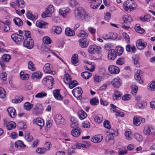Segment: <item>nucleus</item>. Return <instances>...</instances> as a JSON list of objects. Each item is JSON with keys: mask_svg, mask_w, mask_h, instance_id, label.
Returning a JSON list of instances; mask_svg holds the SVG:
<instances>
[{"mask_svg": "<svg viewBox=\"0 0 155 155\" xmlns=\"http://www.w3.org/2000/svg\"><path fill=\"white\" fill-rule=\"evenodd\" d=\"M124 8L127 12L133 10L135 7L136 5L134 1L132 0H127L124 3Z\"/></svg>", "mask_w": 155, "mask_h": 155, "instance_id": "obj_1", "label": "nucleus"}, {"mask_svg": "<svg viewBox=\"0 0 155 155\" xmlns=\"http://www.w3.org/2000/svg\"><path fill=\"white\" fill-rule=\"evenodd\" d=\"M42 83L46 85L49 88L51 89L53 87L54 84V78L50 76H48L44 78L42 81Z\"/></svg>", "mask_w": 155, "mask_h": 155, "instance_id": "obj_2", "label": "nucleus"}, {"mask_svg": "<svg viewBox=\"0 0 155 155\" xmlns=\"http://www.w3.org/2000/svg\"><path fill=\"white\" fill-rule=\"evenodd\" d=\"M43 110L42 105L40 103H37L35 105L33 109V113L35 115H40L42 114Z\"/></svg>", "mask_w": 155, "mask_h": 155, "instance_id": "obj_3", "label": "nucleus"}, {"mask_svg": "<svg viewBox=\"0 0 155 155\" xmlns=\"http://www.w3.org/2000/svg\"><path fill=\"white\" fill-rule=\"evenodd\" d=\"M85 13V10L81 7L78 8L75 12V17L78 19H81L83 18V15Z\"/></svg>", "mask_w": 155, "mask_h": 155, "instance_id": "obj_4", "label": "nucleus"}, {"mask_svg": "<svg viewBox=\"0 0 155 155\" xmlns=\"http://www.w3.org/2000/svg\"><path fill=\"white\" fill-rule=\"evenodd\" d=\"M47 9L45 11L43 12L42 14V16L43 18L50 17L54 10V6L51 5H49Z\"/></svg>", "mask_w": 155, "mask_h": 155, "instance_id": "obj_5", "label": "nucleus"}, {"mask_svg": "<svg viewBox=\"0 0 155 155\" xmlns=\"http://www.w3.org/2000/svg\"><path fill=\"white\" fill-rule=\"evenodd\" d=\"M34 41L32 38H27L24 40L23 45L28 49L32 48L34 47Z\"/></svg>", "mask_w": 155, "mask_h": 155, "instance_id": "obj_6", "label": "nucleus"}, {"mask_svg": "<svg viewBox=\"0 0 155 155\" xmlns=\"http://www.w3.org/2000/svg\"><path fill=\"white\" fill-rule=\"evenodd\" d=\"M145 121L144 118H141L137 116H134L133 118V123L135 126H138L141 123H143Z\"/></svg>", "mask_w": 155, "mask_h": 155, "instance_id": "obj_7", "label": "nucleus"}, {"mask_svg": "<svg viewBox=\"0 0 155 155\" xmlns=\"http://www.w3.org/2000/svg\"><path fill=\"white\" fill-rule=\"evenodd\" d=\"M72 93L76 97H80L82 94L83 91L81 87H77L73 90Z\"/></svg>", "mask_w": 155, "mask_h": 155, "instance_id": "obj_8", "label": "nucleus"}, {"mask_svg": "<svg viewBox=\"0 0 155 155\" xmlns=\"http://www.w3.org/2000/svg\"><path fill=\"white\" fill-rule=\"evenodd\" d=\"M33 123L34 124L37 125L39 126L40 130H41L44 125V120L40 118H37L34 119Z\"/></svg>", "mask_w": 155, "mask_h": 155, "instance_id": "obj_9", "label": "nucleus"}, {"mask_svg": "<svg viewBox=\"0 0 155 155\" xmlns=\"http://www.w3.org/2000/svg\"><path fill=\"white\" fill-rule=\"evenodd\" d=\"M11 37L15 42H20L24 39V37L23 36L16 33L12 34Z\"/></svg>", "mask_w": 155, "mask_h": 155, "instance_id": "obj_10", "label": "nucleus"}, {"mask_svg": "<svg viewBox=\"0 0 155 155\" xmlns=\"http://www.w3.org/2000/svg\"><path fill=\"white\" fill-rule=\"evenodd\" d=\"M91 3L90 5L91 8L93 9H96L97 7L100 5L101 3V0H87Z\"/></svg>", "mask_w": 155, "mask_h": 155, "instance_id": "obj_11", "label": "nucleus"}, {"mask_svg": "<svg viewBox=\"0 0 155 155\" xmlns=\"http://www.w3.org/2000/svg\"><path fill=\"white\" fill-rule=\"evenodd\" d=\"M54 120L57 124H63L65 122L64 119L62 116L59 114H57L54 117Z\"/></svg>", "mask_w": 155, "mask_h": 155, "instance_id": "obj_12", "label": "nucleus"}, {"mask_svg": "<svg viewBox=\"0 0 155 155\" xmlns=\"http://www.w3.org/2000/svg\"><path fill=\"white\" fill-rule=\"evenodd\" d=\"M117 54L114 49H110L108 51L107 58L109 60H114L117 57Z\"/></svg>", "mask_w": 155, "mask_h": 155, "instance_id": "obj_13", "label": "nucleus"}, {"mask_svg": "<svg viewBox=\"0 0 155 155\" xmlns=\"http://www.w3.org/2000/svg\"><path fill=\"white\" fill-rule=\"evenodd\" d=\"M111 84L114 87L118 88L121 85V82L119 78H116L113 80Z\"/></svg>", "mask_w": 155, "mask_h": 155, "instance_id": "obj_14", "label": "nucleus"}, {"mask_svg": "<svg viewBox=\"0 0 155 155\" xmlns=\"http://www.w3.org/2000/svg\"><path fill=\"white\" fill-rule=\"evenodd\" d=\"M108 70L109 72L111 74H118L120 70L119 68L117 67L114 65H110L108 67Z\"/></svg>", "mask_w": 155, "mask_h": 155, "instance_id": "obj_15", "label": "nucleus"}, {"mask_svg": "<svg viewBox=\"0 0 155 155\" xmlns=\"http://www.w3.org/2000/svg\"><path fill=\"white\" fill-rule=\"evenodd\" d=\"M137 44V48L140 50L143 49L145 48L147 45V43L143 41L142 39L138 40Z\"/></svg>", "mask_w": 155, "mask_h": 155, "instance_id": "obj_16", "label": "nucleus"}, {"mask_svg": "<svg viewBox=\"0 0 155 155\" xmlns=\"http://www.w3.org/2000/svg\"><path fill=\"white\" fill-rule=\"evenodd\" d=\"M43 69L44 72L47 73H50L54 74H55L54 72L51 70L50 65L49 63H46L44 66Z\"/></svg>", "mask_w": 155, "mask_h": 155, "instance_id": "obj_17", "label": "nucleus"}, {"mask_svg": "<svg viewBox=\"0 0 155 155\" xmlns=\"http://www.w3.org/2000/svg\"><path fill=\"white\" fill-rule=\"evenodd\" d=\"M7 111L9 116L12 118H15L16 115V112L15 109L12 107H10L8 108L7 109Z\"/></svg>", "mask_w": 155, "mask_h": 155, "instance_id": "obj_18", "label": "nucleus"}, {"mask_svg": "<svg viewBox=\"0 0 155 155\" xmlns=\"http://www.w3.org/2000/svg\"><path fill=\"white\" fill-rule=\"evenodd\" d=\"M70 10L68 9H66L63 10L60 9L59 10L60 15L64 18H66L69 14Z\"/></svg>", "mask_w": 155, "mask_h": 155, "instance_id": "obj_19", "label": "nucleus"}, {"mask_svg": "<svg viewBox=\"0 0 155 155\" xmlns=\"http://www.w3.org/2000/svg\"><path fill=\"white\" fill-rule=\"evenodd\" d=\"M103 139V137L101 135L98 134L95 135L91 139V140L95 143L101 142Z\"/></svg>", "mask_w": 155, "mask_h": 155, "instance_id": "obj_20", "label": "nucleus"}, {"mask_svg": "<svg viewBox=\"0 0 155 155\" xmlns=\"http://www.w3.org/2000/svg\"><path fill=\"white\" fill-rule=\"evenodd\" d=\"M81 132V129L78 127H77L73 129L71 131L72 135L75 137H78Z\"/></svg>", "mask_w": 155, "mask_h": 155, "instance_id": "obj_21", "label": "nucleus"}, {"mask_svg": "<svg viewBox=\"0 0 155 155\" xmlns=\"http://www.w3.org/2000/svg\"><path fill=\"white\" fill-rule=\"evenodd\" d=\"M147 105V102L143 101L141 103H138L136 104L135 106L137 108L143 109Z\"/></svg>", "mask_w": 155, "mask_h": 155, "instance_id": "obj_22", "label": "nucleus"}, {"mask_svg": "<svg viewBox=\"0 0 155 155\" xmlns=\"http://www.w3.org/2000/svg\"><path fill=\"white\" fill-rule=\"evenodd\" d=\"M53 93L54 96L56 99L61 100L62 99L63 96L60 94L59 90H55L54 91Z\"/></svg>", "mask_w": 155, "mask_h": 155, "instance_id": "obj_23", "label": "nucleus"}, {"mask_svg": "<svg viewBox=\"0 0 155 155\" xmlns=\"http://www.w3.org/2000/svg\"><path fill=\"white\" fill-rule=\"evenodd\" d=\"M141 73V71L140 70H138L134 76L135 79L137 80V82L140 83H142L143 82V81L141 80L140 77V73Z\"/></svg>", "mask_w": 155, "mask_h": 155, "instance_id": "obj_24", "label": "nucleus"}, {"mask_svg": "<svg viewBox=\"0 0 155 155\" xmlns=\"http://www.w3.org/2000/svg\"><path fill=\"white\" fill-rule=\"evenodd\" d=\"M78 56L75 54H74L71 58V62L72 64L74 65H77L78 63Z\"/></svg>", "mask_w": 155, "mask_h": 155, "instance_id": "obj_25", "label": "nucleus"}, {"mask_svg": "<svg viewBox=\"0 0 155 155\" xmlns=\"http://www.w3.org/2000/svg\"><path fill=\"white\" fill-rule=\"evenodd\" d=\"M126 49L127 51L132 52L133 53H134L136 51V48L135 46H131L129 45H126Z\"/></svg>", "mask_w": 155, "mask_h": 155, "instance_id": "obj_26", "label": "nucleus"}, {"mask_svg": "<svg viewBox=\"0 0 155 155\" xmlns=\"http://www.w3.org/2000/svg\"><path fill=\"white\" fill-rule=\"evenodd\" d=\"M65 34L67 36H70L74 35L75 33L74 31L68 27L65 30Z\"/></svg>", "mask_w": 155, "mask_h": 155, "instance_id": "obj_27", "label": "nucleus"}, {"mask_svg": "<svg viewBox=\"0 0 155 155\" xmlns=\"http://www.w3.org/2000/svg\"><path fill=\"white\" fill-rule=\"evenodd\" d=\"M42 76L41 73L40 72H35L33 73L31 77L32 79L36 78L39 79L41 78Z\"/></svg>", "mask_w": 155, "mask_h": 155, "instance_id": "obj_28", "label": "nucleus"}, {"mask_svg": "<svg viewBox=\"0 0 155 155\" xmlns=\"http://www.w3.org/2000/svg\"><path fill=\"white\" fill-rule=\"evenodd\" d=\"M148 85V89L150 91H155V81H152Z\"/></svg>", "mask_w": 155, "mask_h": 155, "instance_id": "obj_29", "label": "nucleus"}, {"mask_svg": "<svg viewBox=\"0 0 155 155\" xmlns=\"http://www.w3.org/2000/svg\"><path fill=\"white\" fill-rule=\"evenodd\" d=\"M78 36L82 38V39H84L87 37L88 34L84 31H81L80 33L78 34Z\"/></svg>", "mask_w": 155, "mask_h": 155, "instance_id": "obj_30", "label": "nucleus"}, {"mask_svg": "<svg viewBox=\"0 0 155 155\" xmlns=\"http://www.w3.org/2000/svg\"><path fill=\"white\" fill-rule=\"evenodd\" d=\"M64 80V82L67 84H69L71 81V78L68 74H65Z\"/></svg>", "mask_w": 155, "mask_h": 155, "instance_id": "obj_31", "label": "nucleus"}, {"mask_svg": "<svg viewBox=\"0 0 155 155\" xmlns=\"http://www.w3.org/2000/svg\"><path fill=\"white\" fill-rule=\"evenodd\" d=\"M13 21L15 24L18 26H20L23 24V22L21 19L18 18H14L13 19Z\"/></svg>", "mask_w": 155, "mask_h": 155, "instance_id": "obj_32", "label": "nucleus"}, {"mask_svg": "<svg viewBox=\"0 0 155 155\" xmlns=\"http://www.w3.org/2000/svg\"><path fill=\"white\" fill-rule=\"evenodd\" d=\"M92 75V73L88 71H85L81 74V76L86 79H88Z\"/></svg>", "mask_w": 155, "mask_h": 155, "instance_id": "obj_33", "label": "nucleus"}, {"mask_svg": "<svg viewBox=\"0 0 155 155\" xmlns=\"http://www.w3.org/2000/svg\"><path fill=\"white\" fill-rule=\"evenodd\" d=\"M24 106L26 110L29 111L33 108L34 105L33 104H31L29 102H26L24 104Z\"/></svg>", "mask_w": 155, "mask_h": 155, "instance_id": "obj_34", "label": "nucleus"}, {"mask_svg": "<svg viewBox=\"0 0 155 155\" xmlns=\"http://www.w3.org/2000/svg\"><path fill=\"white\" fill-rule=\"evenodd\" d=\"M7 129L8 130H11L16 127V124L13 122L8 123L6 126Z\"/></svg>", "mask_w": 155, "mask_h": 155, "instance_id": "obj_35", "label": "nucleus"}, {"mask_svg": "<svg viewBox=\"0 0 155 155\" xmlns=\"http://www.w3.org/2000/svg\"><path fill=\"white\" fill-rule=\"evenodd\" d=\"M79 45L82 48H85L88 45V43L85 41L83 39H80L78 40Z\"/></svg>", "mask_w": 155, "mask_h": 155, "instance_id": "obj_36", "label": "nucleus"}, {"mask_svg": "<svg viewBox=\"0 0 155 155\" xmlns=\"http://www.w3.org/2000/svg\"><path fill=\"white\" fill-rule=\"evenodd\" d=\"M15 146L16 147H20L21 148H24L25 147V146L23 143L22 141L18 140L16 141L15 143Z\"/></svg>", "mask_w": 155, "mask_h": 155, "instance_id": "obj_37", "label": "nucleus"}, {"mask_svg": "<svg viewBox=\"0 0 155 155\" xmlns=\"http://www.w3.org/2000/svg\"><path fill=\"white\" fill-rule=\"evenodd\" d=\"M135 29V31L139 33L142 34L144 33L145 31V30L140 27V25L139 24H137L136 25Z\"/></svg>", "mask_w": 155, "mask_h": 155, "instance_id": "obj_38", "label": "nucleus"}, {"mask_svg": "<svg viewBox=\"0 0 155 155\" xmlns=\"http://www.w3.org/2000/svg\"><path fill=\"white\" fill-rule=\"evenodd\" d=\"M121 95L122 94L120 92L117 90L115 91L114 95L113 96V99L114 100H117L121 97Z\"/></svg>", "mask_w": 155, "mask_h": 155, "instance_id": "obj_39", "label": "nucleus"}, {"mask_svg": "<svg viewBox=\"0 0 155 155\" xmlns=\"http://www.w3.org/2000/svg\"><path fill=\"white\" fill-rule=\"evenodd\" d=\"M123 20L124 22L126 23H130L132 21V19L131 17L126 15L124 16Z\"/></svg>", "mask_w": 155, "mask_h": 155, "instance_id": "obj_40", "label": "nucleus"}, {"mask_svg": "<svg viewBox=\"0 0 155 155\" xmlns=\"http://www.w3.org/2000/svg\"><path fill=\"white\" fill-rule=\"evenodd\" d=\"M54 32L57 34H60L62 31V29L60 26H54L53 27Z\"/></svg>", "mask_w": 155, "mask_h": 155, "instance_id": "obj_41", "label": "nucleus"}, {"mask_svg": "<svg viewBox=\"0 0 155 155\" xmlns=\"http://www.w3.org/2000/svg\"><path fill=\"white\" fill-rule=\"evenodd\" d=\"M17 5L20 8H23L25 7L24 2L23 0H16Z\"/></svg>", "mask_w": 155, "mask_h": 155, "instance_id": "obj_42", "label": "nucleus"}, {"mask_svg": "<svg viewBox=\"0 0 155 155\" xmlns=\"http://www.w3.org/2000/svg\"><path fill=\"white\" fill-rule=\"evenodd\" d=\"M20 74L21 79L23 80H26L29 78V75L28 74H25L23 72L21 71Z\"/></svg>", "mask_w": 155, "mask_h": 155, "instance_id": "obj_43", "label": "nucleus"}, {"mask_svg": "<svg viewBox=\"0 0 155 155\" xmlns=\"http://www.w3.org/2000/svg\"><path fill=\"white\" fill-rule=\"evenodd\" d=\"M125 137L128 140H130L131 139V131L130 130H127L125 133Z\"/></svg>", "mask_w": 155, "mask_h": 155, "instance_id": "obj_44", "label": "nucleus"}, {"mask_svg": "<svg viewBox=\"0 0 155 155\" xmlns=\"http://www.w3.org/2000/svg\"><path fill=\"white\" fill-rule=\"evenodd\" d=\"M78 116L81 120H83L87 117V114L83 110H81L78 113Z\"/></svg>", "mask_w": 155, "mask_h": 155, "instance_id": "obj_45", "label": "nucleus"}, {"mask_svg": "<svg viewBox=\"0 0 155 155\" xmlns=\"http://www.w3.org/2000/svg\"><path fill=\"white\" fill-rule=\"evenodd\" d=\"M28 69L32 71H34L35 70L34 64L31 61H29L28 62Z\"/></svg>", "mask_w": 155, "mask_h": 155, "instance_id": "obj_46", "label": "nucleus"}, {"mask_svg": "<svg viewBox=\"0 0 155 155\" xmlns=\"http://www.w3.org/2000/svg\"><path fill=\"white\" fill-rule=\"evenodd\" d=\"M43 42L46 44H49L51 43V40L48 36H45L43 38Z\"/></svg>", "mask_w": 155, "mask_h": 155, "instance_id": "obj_47", "label": "nucleus"}, {"mask_svg": "<svg viewBox=\"0 0 155 155\" xmlns=\"http://www.w3.org/2000/svg\"><path fill=\"white\" fill-rule=\"evenodd\" d=\"M10 59V55L8 54H4L2 56V59L4 62H8Z\"/></svg>", "mask_w": 155, "mask_h": 155, "instance_id": "obj_48", "label": "nucleus"}, {"mask_svg": "<svg viewBox=\"0 0 155 155\" xmlns=\"http://www.w3.org/2000/svg\"><path fill=\"white\" fill-rule=\"evenodd\" d=\"M6 96V92L4 89L0 87V97L4 98Z\"/></svg>", "mask_w": 155, "mask_h": 155, "instance_id": "obj_49", "label": "nucleus"}, {"mask_svg": "<svg viewBox=\"0 0 155 155\" xmlns=\"http://www.w3.org/2000/svg\"><path fill=\"white\" fill-rule=\"evenodd\" d=\"M27 16L28 18L31 20H34L36 18L37 16H34L29 11H28L27 14Z\"/></svg>", "mask_w": 155, "mask_h": 155, "instance_id": "obj_50", "label": "nucleus"}, {"mask_svg": "<svg viewBox=\"0 0 155 155\" xmlns=\"http://www.w3.org/2000/svg\"><path fill=\"white\" fill-rule=\"evenodd\" d=\"M143 133L147 135H150L151 133V130L148 127H145L143 130Z\"/></svg>", "mask_w": 155, "mask_h": 155, "instance_id": "obj_51", "label": "nucleus"}, {"mask_svg": "<svg viewBox=\"0 0 155 155\" xmlns=\"http://www.w3.org/2000/svg\"><path fill=\"white\" fill-rule=\"evenodd\" d=\"M45 22L43 21H38L36 22V25L39 28H41L44 27L45 24Z\"/></svg>", "mask_w": 155, "mask_h": 155, "instance_id": "obj_52", "label": "nucleus"}, {"mask_svg": "<svg viewBox=\"0 0 155 155\" xmlns=\"http://www.w3.org/2000/svg\"><path fill=\"white\" fill-rule=\"evenodd\" d=\"M98 98H94L92 99L90 101L91 104L92 105H95L98 104Z\"/></svg>", "mask_w": 155, "mask_h": 155, "instance_id": "obj_53", "label": "nucleus"}, {"mask_svg": "<svg viewBox=\"0 0 155 155\" xmlns=\"http://www.w3.org/2000/svg\"><path fill=\"white\" fill-rule=\"evenodd\" d=\"M47 94L45 93L42 92L39 93L35 95V97L37 98H41L46 96Z\"/></svg>", "mask_w": 155, "mask_h": 155, "instance_id": "obj_54", "label": "nucleus"}, {"mask_svg": "<svg viewBox=\"0 0 155 155\" xmlns=\"http://www.w3.org/2000/svg\"><path fill=\"white\" fill-rule=\"evenodd\" d=\"M95 45H91L88 48V51L90 53L93 54L95 53Z\"/></svg>", "mask_w": 155, "mask_h": 155, "instance_id": "obj_55", "label": "nucleus"}, {"mask_svg": "<svg viewBox=\"0 0 155 155\" xmlns=\"http://www.w3.org/2000/svg\"><path fill=\"white\" fill-rule=\"evenodd\" d=\"M78 84L76 81H71L69 83V87L70 88L72 89Z\"/></svg>", "mask_w": 155, "mask_h": 155, "instance_id": "obj_56", "label": "nucleus"}, {"mask_svg": "<svg viewBox=\"0 0 155 155\" xmlns=\"http://www.w3.org/2000/svg\"><path fill=\"white\" fill-rule=\"evenodd\" d=\"M23 98L22 97L21 98L18 97H16L14 99L12 100V101L13 103H20L23 100Z\"/></svg>", "mask_w": 155, "mask_h": 155, "instance_id": "obj_57", "label": "nucleus"}, {"mask_svg": "<svg viewBox=\"0 0 155 155\" xmlns=\"http://www.w3.org/2000/svg\"><path fill=\"white\" fill-rule=\"evenodd\" d=\"M134 137L139 141H141L142 140V136L138 133H136L134 134Z\"/></svg>", "mask_w": 155, "mask_h": 155, "instance_id": "obj_58", "label": "nucleus"}, {"mask_svg": "<svg viewBox=\"0 0 155 155\" xmlns=\"http://www.w3.org/2000/svg\"><path fill=\"white\" fill-rule=\"evenodd\" d=\"M117 48V54L118 55H121L123 52V47L120 46H118Z\"/></svg>", "mask_w": 155, "mask_h": 155, "instance_id": "obj_59", "label": "nucleus"}, {"mask_svg": "<svg viewBox=\"0 0 155 155\" xmlns=\"http://www.w3.org/2000/svg\"><path fill=\"white\" fill-rule=\"evenodd\" d=\"M25 39H27V38H32L31 37V34L30 32L28 31H25Z\"/></svg>", "mask_w": 155, "mask_h": 155, "instance_id": "obj_60", "label": "nucleus"}, {"mask_svg": "<svg viewBox=\"0 0 155 155\" xmlns=\"http://www.w3.org/2000/svg\"><path fill=\"white\" fill-rule=\"evenodd\" d=\"M36 151L39 153L43 154L47 151L45 148H38L36 149Z\"/></svg>", "mask_w": 155, "mask_h": 155, "instance_id": "obj_61", "label": "nucleus"}, {"mask_svg": "<svg viewBox=\"0 0 155 155\" xmlns=\"http://www.w3.org/2000/svg\"><path fill=\"white\" fill-rule=\"evenodd\" d=\"M102 117L101 115L96 116L94 117L95 121L98 123L101 122L102 120Z\"/></svg>", "mask_w": 155, "mask_h": 155, "instance_id": "obj_62", "label": "nucleus"}, {"mask_svg": "<svg viewBox=\"0 0 155 155\" xmlns=\"http://www.w3.org/2000/svg\"><path fill=\"white\" fill-rule=\"evenodd\" d=\"M25 85L26 88L28 90L31 89L32 87V85L29 81H26L25 83Z\"/></svg>", "mask_w": 155, "mask_h": 155, "instance_id": "obj_63", "label": "nucleus"}, {"mask_svg": "<svg viewBox=\"0 0 155 155\" xmlns=\"http://www.w3.org/2000/svg\"><path fill=\"white\" fill-rule=\"evenodd\" d=\"M25 138L27 141L29 142L31 141L33 139L32 136L30 135L29 133H27L25 135Z\"/></svg>", "mask_w": 155, "mask_h": 155, "instance_id": "obj_64", "label": "nucleus"}]
</instances>
